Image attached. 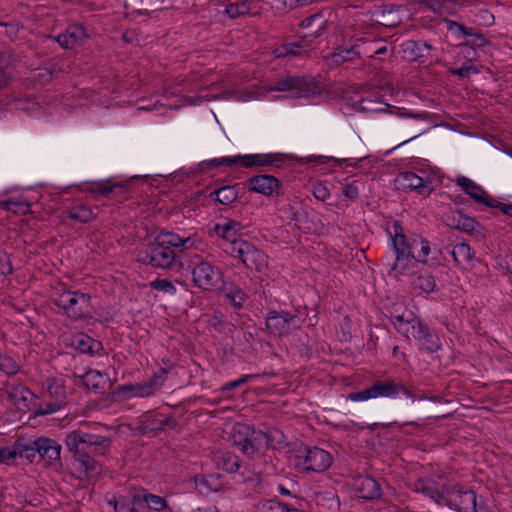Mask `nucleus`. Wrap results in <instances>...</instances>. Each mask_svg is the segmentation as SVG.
I'll use <instances>...</instances> for the list:
<instances>
[{
    "instance_id": "09e8293b",
    "label": "nucleus",
    "mask_w": 512,
    "mask_h": 512,
    "mask_svg": "<svg viewBox=\"0 0 512 512\" xmlns=\"http://www.w3.org/2000/svg\"><path fill=\"white\" fill-rule=\"evenodd\" d=\"M358 44H359L360 58L362 56H366L368 58H373L375 55H377V46H379L381 44V40H379V39L369 40L367 38L361 37V38H358Z\"/></svg>"
},
{
    "instance_id": "aec40b11",
    "label": "nucleus",
    "mask_w": 512,
    "mask_h": 512,
    "mask_svg": "<svg viewBox=\"0 0 512 512\" xmlns=\"http://www.w3.org/2000/svg\"><path fill=\"white\" fill-rule=\"evenodd\" d=\"M264 449V436L263 431L256 430L250 426V431L247 433V437L244 438V443L240 447V451L250 457L255 458L261 455V451Z\"/></svg>"
},
{
    "instance_id": "a19ab883",
    "label": "nucleus",
    "mask_w": 512,
    "mask_h": 512,
    "mask_svg": "<svg viewBox=\"0 0 512 512\" xmlns=\"http://www.w3.org/2000/svg\"><path fill=\"white\" fill-rule=\"evenodd\" d=\"M450 253L457 265L466 263L473 258V253L470 246L464 242L455 244Z\"/></svg>"
},
{
    "instance_id": "2f4dec72",
    "label": "nucleus",
    "mask_w": 512,
    "mask_h": 512,
    "mask_svg": "<svg viewBox=\"0 0 512 512\" xmlns=\"http://www.w3.org/2000/svg\"><path fill=\"white\" fill-rule=\"evenodd\" d=\"M411 245L410 249H412L414 259L419 263H426L431 250L429 241L419 235H412Z\"/></svg>"
},
{
    "instance_id": "680f3d73",
    "label": "nucleus",
    "mask_w": 512,
    "mask_h": 512,
    "mask_svg": "<svg viewBox=\"0 0 512 512\" xmlns=\"http://www.w3.org/2000/svg\"><path fill=\"white\" fill-rule=\"evenodd\" d=\"M16 57L11 51H5L0 53V70L5 71L9 67L15 65Z\"/></svg>"
},
{
    "instance_id": "69168bd1",
    "label": "nucleus",
    "mask_w": 512,
    "mask_h": 512,
    "mask_svg": "<svg viewBox=\"0 0 512 512\" xmlns=\"http://www.w3.org/2000/svg\"><path fill=\"white\" fill-rule=\"evenodd\" d=\"M193 482L195 489H197L201 494L208 493L211 490L208 480L203 475H196Z\"/></svg>"
},
{
    "instance_id": "cd10ccee",
    "label": "nucleus",
    "mask_w": 512,
    "mask_h": 512,
    "mask_svg": "<svg viewBox=\"0 0 512 512\" xmlns=\"http://www.w3.org/2000/svg\"><path fill=\"white\" fill-rule=\"evenodd\" d=\"M393 229H394L395 235L392 239V245H393L395 254H400V252H403V254L410 255L414 259L412 249H410V247H412L411 237H407L404 234L403 227L401 226V224L398 221H396L393 224Z\"/></svg>"
},
{
    "instance_id": "4468645a",
    "label": "nucleus",
    "mask_w": 512,
    "mask_h": 512,
    "mask_svg": "<svg viewBox=\"0 0 512 512\" xmlns=\"http://www.w3.org/2000/svg\"><path fill=\"white\" fill-rule=\"evenodd\" d=\"M328 59L337 66L360 59L358 38H350L347 42L337 46Z\"/></svg>"
},
{
    "instance_id": "37998d69",
    "label": "nucleus",
    "mask_w": 512,
    "mask_h": 512,
    "mask_svg": "<svg viewBox=\"0 0 512 512\" xmlns=\"http://www.w3.org/2000/svg\"><path fill=\"white\" fill-rule=\"evenodd\" d=\"M477 225L478 222L474 218L463 215L461 212L452 217V224H450V226L467 233H472Z\"/></svg>"
},
{
    "instance_id": "5701e85b",
    "label": "nucleus",
    "mask_w": 512,
    "mask_h": 512,
    "mask_svg": "<svg viewBox=\"0 0 512 512\" xmlns=\"http://www.w3.org/2000/svg\"><path fill=\"white\" fill-rule=\"evenodd\" d=\"M155 240L177 253L192 248L195 243L191 237L182 238L170 232L160 233L155 237Z\"/></svg>"
},
{
    "instance_id": "c03bdc74",
    "label": "nucleus",
    "mask_w": 512,
    "mask_h": 512,
    "mask_svg": "<svg viewBox=\"0 0 512 512\" xmlns=\"http://www.w3.org/2000/svg\"><path fill=\"white\" fill-rule=\"evenodd\" d=\"M264 436V448H276L286 443V437L284 433L277 429L271 428L266 432H263Z\"/></svg>"
},
{
    "instance_id": "a878e982",
    "label": "nucleus",
    "mask_w": 512,
    "mask_h": 512,
    "mask_svg": "<svg viewBox=\"0 0 512 512\" xmlns=\"http://www.w3.org/2000/svg\"><path fill=\"white\" fill-rule=\"evenodd\" d=\"M86 36L82 26H71L64 33L59 34L53 39L63 48L70 49L78 44ZM52 38V36H50Z\"/></svg>"
},
{
    "instance_id": "c756f323",
    "label": "nucleus",
    "mask_w": 512,
    "mask_h": 512,
    "mask_svg": "<svg viewBox=\"0 0 512 512\" xmlns=\"http://www.w3.org/2000/svg\"><path fill=\"white\" fill-rule=\"evenodd\" d=\"M416 263L418 262L416 259H413L412 256L400 252V254H396L395 261L391 266L388 275L396 278H398L399 275H406L409 270L416 265Z\"/></svg>"
},
{
    "instance_id": "774afa93",
    "label": "nucleus",
    "mask_w": 512,
    "mask_h": 512,
    "mask_svg": "<svg viewBox=\"0 0 512 512\" xmlns=\"http://www.w3.org/2000/svg\"><path fill=\"white\" fill-rule=\"evenodd\" d=\"M137 504H133V500L131 499L130 503L125 502H115V512H140L135 506Z\"/></svg>"
},
{
    "instance_id": "f8f14e48",
    "label": "nucleus",
    "mask_w": 512,
    "mask_h": 512,
    "mask_svg": "<svg viewBox=\"0 0 512 512\" xmlns=\"http://www.w3.org/2000/svg\"><path fill=\"white\" fill-rule=\"evenodd\" d=\"M247 188L250 192L262 194L266 197L282 194V183L273 175L259 174L247 180Z\"/></svg>"
},
{
    "instance_id": "72a5a7b5",
    "label": "nucleus",
    "mask_w": 512,
    "mask_h": 512,
    "mask_svg": "<svg viewBox=\"0 0 512 512\" xmlns=\"http://www.w3.org/2000/svg\"><path fill=\"white\" fill-rule=\"evenodd\" d=\"M237 186L238 184L233 186H222L221 188L213 191L210 194V197L223 205H230L238 199Z\"/></svg>"
},
{
    "instance_id": "bb28decb",
    "label": "nucleus",
    "mask_w": 512,
    "mask_h": 512,
    "mask_svg": "<svg viewBox=\"0 0 512 512\" xmlns=\"http://www.w3.org/2000/svg\"><path fill=\"white\" fill-rule=\"evenodd\" d=\"M213 459L217 468L227 473H236L241 467L239 457L228 451H217Z\"/></svg>"
},
{
    "instance_id": "f03ea898",
    "label": "nucleus",
    "mask_w": 512,
    "mask_h": 512,
    "mask_svg": "<svg viewBox=\"0 0 512 512\" xmlns=\"http://www.w3.org/2000/svg\"><path fill=\"white\" fill-rule=\"evenodd\" d=\"M138 260L161 269H179L182 261L177 252L153 240L144 249L139 250Z\"/></svg>"
},
{
    "instance_id": "6e6552de",
    "label": "nucleus",
    "mask_w": 512,
    "mask_h": 512,
    "mask_svg": "<svg viewBox=\"0 0 512 512\" xmlns=\"http://www.w3.org/2000/svg\"><path fill=\"white\" fill-rule=\"evenodd\" d=\"M477 496L471 489L459 486H448L442 502V506H448L457 512H478Z\"/></svg>"
},
{
    "instance_id": "58836bf2",
    "label": "nucleus",
    "mask_w": 512,
    "mask_h": 512,
    "mask_svg": "<svg viewBox=\"0 0 512 512\" xmlns=\"http://www.w3.org/2000/svg\"><path fill=\"white\" fill-rule=\"evenodd\" d=\"M78 378L80 383L88 389L93 390L95 393H103V391H101L102 387L100 386L102 374L99 371L89 369L84 375Z\"/></svg>"
},
{
    "instance_id": "864d4df0",
    "label": "nucleus",
    "mask_w": 512,
    "mask_h": 512,
    "mask_svg": "<svg viewBox=\"0 0 512 512\" xmlns=\"http://www.w3.org/2000/svg\"><path fill=\"white\" fill-rule=\"evenodd\" d=\"M250 431V425L236 423L233 426L231 433V440L233 444L240 449L244 443V438L247 437V433Z\"/></svg>"
},
{
    "instance_id": "ea45409f",
    "label": "nucleus",
    "mask_w": 512,
    "mask_h": 512,
    "mask_svg": "<svg viewBox=\"0 0 512 512\" xmlns=\"http://www.w3.org/2000/svg\"><path fill=\"white\" fill-rule=\"evenodd\" d=\"M120 392H129V396L136 397H148L154 394L153 389L149 385L148 381L135 385H121L117 388Z\"/></svg>"
},
{
    "instance_id": "4c0bfd02",
    "label": "nucleus",
    "mask_w": 512,
    "mask_h": 512,
    "mask_svg": "<svg viewBox=\"0 0 512 512\" xmlns=\"http://www.w3.org/2000/svg\"><path fill=\"white\" fill-rule=\"evenodd\" d=\"M356 107L361 112L383 113L389 112V108L391 106L387 103H382L373 99L363 98L356 103Z\"/></svg>"
},
{
    "instance_id": "7ed1b4c3",
    "label": "nucleus",
    "mask_w": 512,
    "mask_h": 512,
    "mask_svg": "<svg viewBox=\"0 0 512 512\" xmlns=\"http://www.w3.org/2000/svg\"><path fill=\"white\" fill-rule=\"evenodd\" d=\"M228 252L231 256L239 258L250 270L258 273H264L267 270V255L248 241L233 240Z\"/></svg>"
},
{
    "instance_id": "0e129e2a",
    "label": "nucleus",
    "mask_w": 512,
    "mask_h": 512,
    "mask_svg": "<svg viewBox=\"0 0 512 512\" xmlns=\"http://www.w3.org/2000/svg\"><path fill=\"white\" fill-rule=\"evenodd\" d=\"M471 40H468L465 45H468L472 48H481L484 47L489 43V41L486 39L485 35L477 30L475 35L471 37Z\"/></svg>"
},
{
    "instance_id": "39448f33",
    "label": "nucleus",
    "mask_w": 512,
    "mask_h": 512,
    "mask_svg": "<svg viewBox=\"0 0 512 512\" xmlns=\"http://www.w3.org/2000/svg\"><path fill=\"white\" fill-rule=\"evenodd\" d=\"M91 296L89 294L66 291L53 300L55 306L73 320L83 319L90 313Z\"/></svg>"
},
{
    "instance_id": "20e7f679",
    "label": "nucleus",
    "mask_w": 512,
    "mask_h": 512,
    "mask_svg": "<svg viewBox=\"0 0 512 512\" xmlns=\"http://www.w3.org/2000/svg\"><path fill=\"white\" fill-rule=\"evenodd\" d=\"M193 285L204 291H218L223 287L221 270L207 261L190 264Z\"/></svg>"
},
{
    "instance_id": "052dcab7",
    "label": "nucleus",
    "mask_w": 512,
    "mask_h": 512,
    "mask_svg": "<svg viewBox=\"0 0 512 512\" xmlns=\"http://www.w3.org/2000/svg\"><path fill=\"white\" fill-rule=\"evenodd\" d=\"M5 207L14 213H22L26 214L30 210V205L26 202H17L13 200H8L5 203Z\"/></svg>"
},
{
    "instance_id": "6ab92c4d",
    "label": "nucleus",
    "mask_w": 512,
    "mask_h": 512,
    "mask_svg": "<svg viewBox=\"0 0 512 512\" xmlns=\"http://www.w3.org/2000/svg\"><path fill=\"white\" fill-rule=\"evenodd\" d=\"M456 184L477 203L490 207L493 197L474 181L465 176H459L456 179Z\"/></svg>"
},
{
    "instance_id": "4d7b16f0",
    "label": "nucleus",
    "mask_w": 512,
    "mask_h": 512,
    "mask_svg": "<svg viewBox=\"0 0 512 512\" xmlns=\"http://www.w3.org/2000/svg\"><path fill=\"white\" fill-rule=\"evenodd\" d=\"M152 289L162 291L169 294H174L176 288L173 283L167 279H156L150 283Z\"/></svg>"
},
{
    "instance_id": "13d9d810",
    "label": "nucleus",
    "mask_w": 512,
    "mask_h": 512,
    "mask_svg": "<svg viewBox=\"0 0 512 512\" xmlns=\"http://www.w3.org/2000/svg\"><path fill=\"white\" fill-rule=\"evenodd\" d=\"M179 423L178 420L175 419L172 416H168L164 419L159 420V426L152 427L150 431L154 432L155 434L165 431L166 429L174 430L178 427Z\"/></svg>"
},
{
    "instance_id": "4be33fe9",
    "label": "nucleus",
    "mask_w": 512,
    "mask_h": 512,
    "mask_svg": "<svg viewBox=\"0 0 512 512\" xmlns=\"http://www.w3.org/2000/svg\"><path fill=\"white\" fill-rule=\"evenodd\" d=\"M355 490L365 500L378 499L382 495L380 484L370 476H359L355 481Z\"/></svg>"
},
{
    "instance_id": "a211bd4d",
    "label": "nucleus",
    "mask_w": 512,
    "mask_h": 512,
    "mask_svg": "<svg viewBox=\"0 0 512 512\" xmlns=\"http://www.w3.org/2000/svg\"><path fill=\"white\" fill-rule=\"evenodd\" d=\"M327 25L328 19L324 11L308 16L300 23V27L307 30L304 36L311 40L320 37L323 31L326 30Z\"/></svg>"
},
{
    "instance_id": "9d476101",
    "label": "nucleus",
    "mask_w": 512,
    "mask_h": 512,
    "mask_svg": "<svg viewBox=\"0 0 512 512\" xmlns=\"http://www.w3.org/2000/svg\"><path fill=\"white\" fill-rule=\"evenodd\" d=\"M275 89L290 92L292 97L302 98L314 94L317 87L312 79L303 76H290L279 80Z\"/></svg>"
},
{
    "instance_id": "e2e57ef3",
    "label": "nucleus",
    "mask_w": 512,
    "mask_h": 512,
    "mask_svg": "<svg viewBox=\"0 0 512 512\" xmlns=\"http://www.w3.org/2000/svg\"><path fill=\"white\" fill-rule=\"evenodd\" d=\"M259 375H256V374H251V375H243L241 378H239L238 380H234V381H231V382H228L226 383L223 387H222V390L223 391H230V390H233L237 387H239L240 385H243L245 383H247L250 379H254V378H257Z\"/></svg>"
},
{
    "instance_id": "603ef678",
    "label": "nucleus",
    "mask_w": 512,
    "mask_h": 512,
    "mask_svg": "<svg viewBox=\"0 0 512 512\" xmlns=\"http://www.w3.org/2000/svg\"><path fill=\"white\" fill-rule=\"evenodd\" d=\"M0 371L8 376L16 375L20 371V365L9 355L0 354Z\"/></svg>"
},
{
    "instance_id": "0eeeda50",
    "label": "nucleus",
    "mask_w": 512,
    "mask_h": 512,
    "mask_svg": "<svg viewBox=\"0 0 512 512\" xmlns=\"http://www.w3.org/2000/svg\"><path fill=\"white\" fill-rule=\"evenodd\" d=\"M402 383L393 378L376 379L373 384L361 391L348 394L352 401H365L377 397H393L400 393Z\"/></svg>"
},
{
    "instance_id": "f257e3e1",
    "label": "nucleus",
    "mask_w": 512,
    "mask_h": 512,
    "mask_svg": "<svg viewBox=\"0 0 512 512\" xmlns=\"http://www.w3.org/2000/svg\"><path fill=\"white\" fill-rule=\"evenodd\" d=\"M65 444L78 462L79 469L83 470L87 478H94L102 469L95 457L105 456L111 448L112 440L108 436L85 431L81 426L66 436Z\"/></svg>"
},
{
    "instance_id": "5fc2aeb1",
    "label": "nucleus",
    "mask_w": 512,
    "mask_h": 512,
    "mask_svg": "<svg viewBox=\"0 0 512 512\" xmlns=\"http://www.w3.org/2000/svg\"><path fill=\"white\" fill-rule=\"evenodd\" d=\"M168 368H160L155 372L148 380L149 385L153 389L154 393L159 391L167 379Z\"/></svg>"
},
{
    "instance_id": "1a4fd4ad",
    "label": "nucleus",
    "mask_w": 512,
    "mask_h": 512,
    "mask_svg": "<svg viewBox=\"0 0 512 512\" xmlns=\"http://www.w3.org/2000/svg\"><path fill=\"white\" fill-rule=\"evenodd\" d=\"M332 464V456L327 451L318 447H306L297 454V466L306 471L323 472Z\"/></svg>"
},
{
    "instance_id": "423d86ee",
    "label": "nucleus",
    "mask_w": 512,
    "mask_h": 512,
    "mask_svg": "<svg viewBox=\"0 0 512 512\" xmlns=\"http://www.w3.org/2000/svg\"><path fill=\"white\" fill-rule=\"evenodd\" d=\"M284 155L281 153H270V154H248V155H237L234 157H222L212 159L206 162L207 165L212 167H219L221 165L232 166L237 163H242L246 168H252L257 166H268L282 163Z\"/></svg>"
},
{
    "instance_id": "3c124183",
    "label": "nucleus",
    "mask_w": 512,
    "mask_h": 512,
    "mask_svg": "<svg viewBox=\"0 0 512 512\" xmlns=\"http://www.w3.org/2000/svg\"><path fill=\"white\" fill-rule=\"evenodd\" d=\"M262 512H304L302 510L291 508L288 504L280 502L278 499L266 500L261 505Z\"/></svg>"
},
{
    "instance_id": "6e6d98bb",
    "label": "nucleus",
    "mask_w": 512,
    "mask_h": 512,
    "mask_svg": "<svg viewBox=\"0 0 512 512\" xmlns=\"http://www.w3.org/2000/svg\"><path fill=\"white\" fill-rule=\"evenodd\" d=\"M63 407V405L52 400H49L46 401L44 404H39L38 407L35 408L33 414L34 416L48 415L62 409Z\"/></svg>"
},
{
    "instance_id": "bf43d9fd",
    "label": "nucleus",
    "mask_w": 512,
    "mask_h": 512,
    "mask_svg": "<svg viewBox=\"0 0 512 512\" xmlns=\"http://www.w3.org/2000/svg\"><path fill=\"white\" fill-rule=\"evenodd\" d=\"M16 452L13 447H0V464L10 465L15 462Z\"/></svg>"
},
{
    "instance_id": "b1692460",
    "label": "nucleus",
    "mask_w": 512,
    "mask_h": 512,
    "mask_svg": "<svg viewBox=\"0 0 512 512\" xmlns=\"http://www.w3.org/2000/svg\"><path fill=\"white\" fill-rule=\"evenodd\" d=\"M312 45V40L307 39L304 35L297 41H292L281 45L276 48L274 53L276 57L281 58L285 56H299L303 53H306L310 46Z\"/></svg>"
},
{
    "instance_id": "f3484780",
    "label": "nucleus",
    "mask_w": 512,
    "mask_h": 512,
    "mask_svg": "<svg viewBox=\"0 0 512 512\" xmlns=\"http://www.w3.org/2000/svg\"><path fill=\"white\" fill-rule=\"evenodd\" d=\"M32 444L35 445V449L37 450V454L40 458L49 463L60 461L61 445L55 440L46 437H39L34 439Z\"/></svg>"
},
{
    "instance_id": "9b49d317",
    "label": "nucleus",
    "mask_w": 512,
    "mask_h": 512,
    "mask_svg": "<svg viewBox=\"0 0 512 512\" xmlns=\"http://www.w3.org/2000/svg\"><path fill=\"white\" fill-rule=\"evenodd\" d=\"M395 317L396 321L393 322L395 329L408 339L418 340L428 327L409 310H404L401 315Z\"/></svg>"
},
{
    "instance_id": "338daca9",
    "label": "nucleus",
    "mask_w": 512,
    "mask_h": 512,
    "mask_svg": "<svg viewBox=\"0 0 512 512\" xmlns=\"http://www.w3.org/2000/svg\"><path fill=\"white\" fill-rule=\"evenodd\" d=\"M313 195L316 199L320 201H325L330 197V191L324 184L317 183L313 187Z\"/></svg>"
},
{
    "instance_id": "a18cd8bd",
    "label": "nucleus",
    "mask_w": 512,
    "mask_h": 512,
    "mask_svg": "<svg viewBox=\"0 0 512 512\" xmlns=\"http://www.w3.org/2000/svg\"><path fill=\"white\" fill-rule=\"evenodd\" d=\"M125 186L119 183L111 184L109 181L105 182H95L92 183L90 187V192L94 195H101L104 197H108L111 193H114L116 190H124Z\"/></svg>"
},
{
    "instance_id": "dca6fc26",
    "label": "nucleus",
    "mask_w": 512,
    "mask_h": 512,
    "mask_svg": "<svg viewBox=\"0 0 512 512\" xmlns=\"http://www.w3.org/2000/svg\"><path fill=\"white\" fill-rule=\"evenodd\" d=\"M412 487L415 492L422 493L434 500L438 505L442 506L446 488L448 486L440 485L432 479L420 478L412 484Z\"/></svg>"
},
{
    "instance_id": "412c9836",
    "label": "nucleus",
    "mask_w": 512,
    "mask_h": 512,
    "mask_svg": "<svg viewBox=\"0 0 512 512\" xmlns=\"http://www.w3.org/2000/svg\"><path fill=\"white\" fill-rule=\"evenodd\" d=\"M133 504L145 505L154 511H163L168 508L167 500L161 496L149 493L146 489L134 490L132 492Z\"/></svg>"
},
{
    "instance_id": "de8ad7c7",
    "label": "nucleus",
    "mask_w": 512,
    "mask_h": 512,
    "mask_svg": "<svg viewBox=\"0 0 512 512\" xmlns=\"http://www.w3.org/2000/svg\"><path fill=\"white\" fill-rule=\"evenodd\" d=\"M241 228V224L237 221L228 220L224 224H217L215 226V232L221 237L230 240H236L234 237L236 236L237 231Z\"/></svg>"
},
{
    "instance_id": "c9c22d12",
    "label": "nucleus",
    "mask_w": 512,
    "mask_h": 512,
    "mask_svg": "<svg viewBox=\"0 0 512 512\" xmlns=\"http://www.w3.org/2000/svg\"><path fill=\"white\" fill-rule=\"evenodd\" d=\"M250 2L245 0H230L225 4L224 13L231 19L250 13Z\"/></svg>"
},
{
    "instance_id": "ddd939ff",
    "label": "nucleus",
    "mask_w": 512,
    "mask_h": 512,
    "mask_svg": "<svg viewBox=\"0 0 512 512\" xmlns=\"http://www.w3.org/2000/svg\"><path fill=\"white\" fill-rule=\"evenodd\" d=\"M298 318L289 312L270 311L266 317V327L274 335L282 336L288 334L296 327Z\"/></svg>"
},
{
    "instance_id": "f704fd0d",
    "label": "nucleus",
    "mask_w": 512,
    "mask_h": 512,
    "mask_svg": "<svg viewBox=\"0 0 512 512\" xmlns=\"http://www.w3.org/2000/svg\"><path fill=\"white\" fill-rule=\"evenodd\" d=\"M47 396L63 406L67 404L65 387L55 378L47 379Z\"/></svg>"
},
{
    "instance_id": "e433bc0d",
    "label": "nucleus",
    "mask_w": 512,
    "mask_h": 512,
    "mask_svg": "<svg viewBox=\"0 0 512 512\" xmlns=\"http://www.w3.org/2000/svg\"><path fill=\"white\" fill-rule=\"evenodd\" d=\"M33 443V440L29 439V440H25V439H18L15 443H14V451L16 452V458L19 456V457H24L26 458L27 460H29L30 462H33L36 454H37V450L35 449V445L32 444Z\"/></svg>"
},
{
    "instance_id": "7c9ffc66",
    "label": "nucleus",
    "mask_w": 512,
    "mask_h": 512,
    "mask_svg": "<svg viewBox=\"0 0 512 512\" xmlns=\"http://www.w3.org/2000/svg\"><path fill=\"white\" fill-rule=\"evenodd\" d=\"M224 297L235 307L241 308L248 298L246 293L233 283L226 284L223 282V287L220 288Z\"/></svg>"
},
{
    "instance_id": "2eb2a0df",
    "label": "nucleus",
    "mask_w": 512,
    "mask_h": 512,
    "mask_svg": "<svg viewBox=\"0 0 512 512\" xmlns=\"http://www.w3.org/2000/svg\"><path fill=\"white\" fill-rule=\"evenodd\" d=\"M396 182L401 185L403 189H410L416 191L419 195L429 196L434 190L431 181L424 180L413 172L401 173Z\"/></svg>"
},
{
    "instance_id": "79ce46f5",
    "label": "nucleus",
    "mask_w": 512,
    "mask_h": 512,
    "mask_svg": "<svg viewBox=\"0 0 512 512\" xmlns=\"http://www.w3.org/2000/svg\"><path fill=\"white\" fill-rule=\"evenodd\" d=\"M67 218L80 222L88 223L94 219L92 210L84 205L76 206L66 212Z\"/></svg>"
},
{
    "instance_id": "c85d7f7f",
    "label": "nucleus",
    "mask_w": 512,
    "mask_h": 512,
    "mask_svg": "<svg viewBox=\"0 0 512 512\" xmlns=\"http://www.w3.org/2000/svg\"><path fill=\"white\" fill-rule=\"evenodd\" d=\"M71 346L81 353L93 355L101 348V342L94 340L87 334L81 333L72 338Z\"/></svg>"
},
{
    "instance_id": "49530a36",
    "label": "nucleus",
    "mask_w": 512,
    "mask_h": 512,
    "mask_svg": "<svg viewBox=\"0 0 512 512\" xmlns=\"http://www.w3.org/2000/svg\"><path fill=\"white\" fill-rule=\"evenodd\" d=\"M418 341L421 342L422 348L429 353L436 352L441 346L439 337L436 333L431 331L429 327H427L423 333V336H420Z\"/></svg>"
},
{
    "instance_id": "8fccbe9b",
    "label": "nucleus",
    "mask_w": 512,
    "mask_h": 512,
    "mask_svg": "<svg viewBox=\"0 0 512 512\" xmlns=\"http://www.w3.org/2000/svg\"><path fill=\"white\" fill-rule=\"evenodd\" d=\"M413 287L415 289H419L422 292L430 293L434 291L436 287L435 279L434 277L428 273L425 272L423 274H420L412 281Z\"/></svg>"
},
{
    "instance_id": "393cba45",
    "label": "nucleus",
    "mask_w": 512,
    "mask_h": 512,
    "mask_svg": "<svg viewBox=\"0 0 512 512\" xmlns=\"http://www.w3.org/2000/svg\"><path fill=\"white\" fill-rule=\"evenodd\" d=\"M5 391L19 410L29 409L28 403L34 397V393L29 388L22 385H12L7 386Z\"/></svg>"
},
{
    "instance_id": "473e14b6",
    "label": "nucleus",
    "mask_w": 512,
    "mask_h": 512,
    "mask_svg": "<svg viewBox=\"0 0 512 512\" xmlns=\"http://www.w3.org/2000/svg\"><path fill=\"white\" fill-rule=\"evenodd\" d=\"M407 50H410L414 59H430L433 61L432 51L434 47L425 40L409 41Z\"/></svg>"
}]
</instances>
